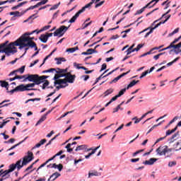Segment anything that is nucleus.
Wrapping results in <instances>:
<instances>
[{"label":"nucleus","instance_id":"f257e3e1","mask_svg":"<svg viewBox=\"0 0 181 181\" xmlns=\"http://www.w3.org/2000/svg\"><path fill=\"white\" fill-rule=\"evenodd\" d=\"M46 78H49L48 76H39L38 74H28L27 77L23 80V81H28L33 82V83H28L25 86L21 84V88H23V91H30L35 86H39L42 84V83H45V80ZM28 87H30L31 88H28Z\"/></svg>","mask_w":181,"mask_h":181},{"label":"nucleus","instance_id":"f03ea898","mask_svg":"<svg viewBox=\"0 0 181 181\" xmlns=\"http://www.w3.org/2000/svg\"><path fill=\"white\" fill-rule=\"evenodd\" d=\"M33 160V153L28 151V156H25L23 158V161L22 159L18 160L16 161L14 165H16V167L17 168L18 172H19L20 170L23 168V166H26L29 163V162H32Z\"/></svg>","mask_w":181,"mask_h":181},{"label":"nucleus","instance_id":"7ed1b4c3","mask_svg":"<svg viewBox=\"0 0 181 181\" xmlns=\"http://www.w3.org/2000/svg\"><path fill=\"white\" fill-rule=\"evenodd\" d=\"M12 45H21L23 48L28 47V46H29V47H30V46H33V44H32L30 38H26L25 35H22L20 38L13 42Z\"/></svg>","mask_w":181,"mask_h":181},{"label":"nucleus","instance_id":"20e7f679","mask_svg":"<svg viewBox=\"0 0 181 181\" xmlns=\"http://www.w3.org/2000/svg\"><path fill=\"white\" fill-rule=\"evenodd\" d=\"M15 46H19V49H23L22 45H13L12 42L8 45L7 47L3 50L0 51V53H5L6 56L9 57L11 54H15V53H18V49Z\"/></svg>","mask_w":181,"mask_h":181},{"label":"nucleus","instance_id":"39448f33","mask_svg":"<svg viewBox=\"0 0 181 181\" xmlns=\"http://www.w3.org/2000/svg\"><path fill=\"white\" fill-rule=\"evenodd\" d=\"M168 21H169V18H166V19L164 21H160L157 25H156L153 28H151V27H148V28H146L143 31H141L139 33V35H141V33H144V32H146V30H149V29H150V31L148 32L147 33H146V35H144V37L146 38V37H148V36H149L151 35V33H153V30H155V29H156V28H159V26H160L161 25H163V23H166V22H168Z\"/></svg>","mask_w":181,"mask_h":181},{"label":"nucleus","instance_id":"423d86ee","mask_svg":"<svg viewBox=\"0 0 181 181\" xmlns=\"http://www.w3.org/2000/svg\"><path fill=\"white\" fill-rule=\"evenodd\" d=\"M157 155L160 156H163L168 153V152H172V148H169L168 146H160L156 150Z\"/></svg>","mask_w":181,"mask_h":181},{"label":"nucleus","instance_id":"0eeeda50","mask_svg":"<svg viewBox=\"0 0 181 181\" xmlns=\"http://www.w3.org/2000/svg\"><path fill=\"white\" fill-rule=\"evenodd\" d=\"M69 30V27L66 25H62L60 28H57L54 33V36H58V37H62L65 33Z\"/></svg>","mask_w":181,"mask_h":181},{"label":"nucleus","instance_id":"6e6552de","mask_svg":"<svg viewBox=\"0 0 181 181\" xmlns=\"http://www.w3.org/2000/svg\"><path fill=\"white\" fill-rule=\"evenodd\" d=\"M47 2H49V0H42L40 2H38L37 4H35V6H30L28 8H27L25 12H28V11H31L33 10L36 8H39V6H42V5H46V4H47Z\"/></svg>","mask_w":181,"mask_h":181},{"label":"nucleus","instance_id":"1a4fd4ad","mask_svg":"<svg viewBox=\"0 0 181 181\" xmlns=\"http://www.w3.org/2000/svg\"><path fill=\"white\" fill-rule=\"evenodd\" d=\"M9 168L8 170H3V175H5L6 176H8V174L11 173L12 172H13V170H15V169H17L16 165H15V163H12L9 165L8 167Z\"/></svg>","mask_w":181,"mask_h":181},{"label":"nucleus","instance_id":"9d476101","mask_svg":"<svg viewBox=\"0 0 181 181\" xmlns=\"http://www.w3.org/2000/svg\"><path fill=\"white\" fill-rule=\"evenodd\" d=\"M53 110H54V107H53L51 110L47 111L46 114L42 115V117L36 123L35 127H37V125H40V124L47 118V115H49V114H50V112H52Z\"/></svg>","mask_w":181,"mask_h":181},{"label":"nucleus","instance_id":"9b49d317","mask_svg":"<svg viewBox=\"0 0 181 181\" xmlns=\"http://www.w3.org/2000/svg\"><path fill=\"white\" fill-rule=\"evenodd\" d=\"M88 148V146L86 145V144H83V145H81V146H78L75 151L76 152H78V151H85L86 152H90V151H92L93 148Z\"/></svg>","mask_w":181,"mask_h":181},{"label":"nucleus","instance_id":"f8f14e48","mask_svg":"<svg viewBox=\"0 0 181 181\" xmlns=\"http://www.w3.org/2000/svg\"><path fill=\"white\" fill-rule=\"evenodd\" d=\"M130 71H131V70H129L127 72L123 73V74H120L119 76H117L112 81L110 82V84H112V83H117V81H118V80H119L120 78H122V77H124V76H127V74H128Z\"/></svg>","mask_w":181,"mask_h":181},{"label":"nucleus","instance_id":"ddd939ff","mask_svg":"<svg viewBox=\"0 0 181 181\" xmlns=\"http://www.w3.org/2000/svg\"><path fill=\"white\" fill-rule=\"evenodd\" d=\"M156 160H158V158H150L148 160H146L143 162V165H153V163H155V162H156Z\"/></svg>","mask_w":181,"mask_h":181},{"label":"nucleus","instance_id":"4468645a","mask_svg":"<svg viewBox=\"0 0 181 181\" xmlns=\"http://www.w3.org/2000/svg\"><path fill=\"white\" fill-rule=\"evenodd\" d=\"M54 86H57V84H59V86H62V84H67V80L66 79H57L54 83Z\"/></svg>","mask_w":181,"mask_h":181},{"label":"nucleus","instance_id":"2eb2a0df","mask_svg":"<svg viewBox=\"0 0 181 181\" xmlns=\"http://www.w3.org/2000/svg\"><path fill=\"white\" fill-rule=\"evenodd\" d=\"M17 91L23 92V90L22 88V85L18 86L14 89H12L10 91H7V93H11V94H13V93H16Z\"/></svg>","mask_w":181,"mask_h":181},{"label":"nucleus","instance_id":"dca6fc26","mask_svg":"<svg viewBox=\"0 0 181 181\" xmlns=\"http://www.w3.org/2000/svg\"><path fill=\"white\" fill-rule=\"evenodd\" d=\"M81 13L78 11L70 20L69 23H74Z\"/></svg>","mask_w":181,"mask_h":181},{"label":"nucleus","instance_id":"f3484780","mask_svg":"<svg viewBox=\"0 0 181 181\" xmlns=\"http://www.w3.org/2000/svg\"><path fill=\"white\" fill-rule=\"evenodd\" d=\"M59 176H60V173L56 172L54 173H53L49 178L48 179V181H54L56 180L57 177H59Z\"/></svg>","mask_w":181,"mask_h":181},{"label":"nucleus","instance_id":"a211bd4d","mask_svg":"<svg viewBox=\"0 0 181 181\" xmlns=\"http://www.w3.org/2000/svg\"><path fill=\"white\" fill-rule=\"evenodd\" d=\"M54 71L57 74H64L65 73H67V69H63L60 68H57Z\"/></svg>","mask_w":181,"mask_h":181},{"label":"nucleus","instance_id":"6ab92c4d","mask_svg":"<svg viewBox=\"0 0 181 181\" xmlns=\"http://www.w3.org/2000/svg\"><path fill=\"white\" fill-rule=\"evenodd\" d=\"M174 46V49L175 50V53H176V54H178L179 53H180L181 52V42L180 43H178L177 45H173Z\"/></svg>","mask_w":181,"mask_h":181},{"label":"nucleus","instance_id":"aec40b11","mask_svg":"<svg viewBox=\"0 0 181 181\" xmlns=\"http://www.w3.org/2000/svg\"><path fill=\"white\" fill-rule=\"evenodd\" d=\"M72 145H77V142L74 141L73 142L72 144H68L66 146V149H67V152L69 153H71L73 152V148H71V146Z\"/></svg>","mask_w":181,"mask_h":181},{"label":"nucleus","instance_id":"412c9836","mask_svg":"<svg viewBox=\"0 0 181 181\" xmlns=\"http://www.w3.org/2000/svg\"><path fill=\"white\" fill-rule=\"evenodd\" d=\"M39 40L42 42V43H47V40H49V38H47V36L46 34H42L40 36Z\"/></svg>","mask_w":181,"mask_h":181},{"label":"nucleus","instance_id":"4be33fe9","mask_svg":"<svg viewBox=\"0 0 181 181\" xmlns=\"http://www.w3.org/2000/svg\"><path fill=\"white\" fill-rule=\"evenodd\" d=\"M159 1L160 0H152L146 5H148V8H153V6H155V5H156V4H158V2H159Z\"/></svg>","mask_w":181,"mask_h":181},{"label":"nucleus","instance_id":"5701e85b","mask_svg":"<svg viewBox=\"0 0 181 181\" xmlns=\"http://www.w3.org/2000/svg\"><path fill=\"white\" fill-rule=\"evenodd\" d=\"M54 60L57 62V64H62V62H66V59L64 57L54 58Z\"/></svg>","mask_w":181,"mask_h":181},{"label":"nucleus","instance_id":"b1692460","mask_svg":"<svg viewBox=\"0 0 181 181\" xmlns=\"http://www.w3.org/2000/svg\"><path fill=\"white\" fill-rule=\"evenodd\" d=\"M76 78V75H72V76H70L69 77H68L66 79V83H74V80Z\"/></svg>","mask_w":181,"mask_h":181},{"label":"nucleus","instance_id":"393cba45","mask_svg":"<svg viewBox=\"0 0 181 181\" xmlns=\"http://www.w3.org/2000/svg\"><path fill=\"white\" fill-rule=\"evenodd\" d=\"M8 43H9V41H6L0 45V52L1 50H5L8 47Z\"/></svg>","mask_w":181,"mask_h":181},{"label":"nucleus","instance_id":"a878e982","mask_svg":"<svg viewBox=\"0 0 181 181\" xmlns=\"http://www.w3.org/2000/svg\"><path fill=\"white\" fill-rule=\"evenodd\" d=\"M28 138H29V136H26L22 141H21L18 144L13 146L11 148H10L8 149V151H12V149H15V148H16V146H19V145H21V144H23V142H25L28 139Z\"/></svg>","mask_w":181,"mask_h":181},{"label":"nucleus","instance_id":"bb28decb","mask_svg":"<svg viewBox=\"0 0 181 181\" xmlns=\"http://www.w3.org/2000/svg\"><path fill=\"white\" fill-rule=\"evenodd\" d=\"M138 83H139V81H135L133 80L127 87V89L129 90V88H131V87H134V86H135V84H138Z\"/></svg>","mask_w":181,"mask_h":181},{"label":"nucleus","instance_id":"cd10ccee","mask_svg":"<svg viewBox=\"0 0 181 181\" xmlns=\"http://www.w3.org/2000/svg\"><path fill=\"white\" fill-rule=\"evenodd\" d=\"M0 83H1V87H3L4 88H8V87H9V83L6 81H0Z\"/></svg>","mask_w":181,"mask_h":181},{"label":"nucleus","instance_id":"c85d7f7f","mask_svg":"<svg viewBox=\"0 0 181 181\" xmlns=\"http://www.w3.org/2000/svg\"><path fill=\"white\" fill-rule=\"evenodd\" d=\"M91 5H93V3L90 2L89 4H86L85 6L82 7V8L79 10V11L81 12V13H83V12H84L86 9H87V8H90Z\"/></svg>","mask_w":181,"mask_h":181},{"label":"nucleus","instance_id":"c756f323","mask_svg":"<svg viewBox=\"0 0 181 181\" xmlns=\"http://www.w3.org/2000/svg\"><path fill=\"white\" fill-rule=\"evenodd\" d=\"M134 46H135V45H132L129 49H127V50L126 51L127 55L128 56L129 54H131V53L135 52V50H134Z\"/></svg>","mask_w":181,"mask_h":181},{"label":"nucleus","instance_id":"7c9ffc66","mask_svg":"<svg viewBox=\"0 0 181 181\" xmlns=\"http://www.w3.org/2000/svg\"><path fill=\"white\" fill-rule=\"evenodd\" d=\"M177 129V127H175L172 130H168L165 134V137L168 136V135H171V134H173V132H175V131Z\"/></svg>","mask_w":181,"mask_h":181},{"label":"nucleus","instance_id":"2f4dec72","mask_svg":"<svg viewBox=\"0 0 181 181\" xmlns=\"http://www.w3.org/2000/svg\"><path fill=\"white\" fill-rule=\"evenodd\" d=\"M174 148H175L176 151H180L181 149V140L174 144Z\"/></svg>","mask_w":181,"mask_h":181},{"label":"nucleus","instance_id":"473e14b6","mask_svg":"<svg viewBox=\"0 0 181 181\" xmlns=\"http://www.w3.org/2000/svg\"><path fill=\"white\" fill-rule=\"evenodd\" d=\"M50 28H52V25L44 26L41 30H40L38 32H37V35H39V33H40L45 30H47V29H50Z\"/></svg>","mask_w":181,"mask_h":181},{"label":"nucleus","instance_id":"72a5a7b5","mask_svg":"<svg viewBox=\"0 0 181 181\" xmlns=\"http://www.w3.org/2000/svg\"><path fill=\"white\" fill-rule=\"evenodd\" d=\"M148 5H146L145 6H144L143 8H141L140 10H138L135 15H141V13H142V12H144L145 11V9H146V8H148Z\"/></svg>","mask_w":181,"mask_h":181},{"label":"nucleus","instance_id":"f704fd0d","mask_svg":"<svg viewBox=\"0 0 181 181\" xmlns=\"http://www.w3.org/2000/svg\"><path fill=\"white\" fill-rule=\"evenodd\" d=\"M91 176H101V173H98L97 171H93V173H88V177H90Z\"/></svg>","mask_w":181,"mask_h":181},{"label":"nucleus","instance_id":"c9c22d12","mask_svg":"<svg viewBox=\"0 0 181 181\" xmlns=\"http://www.w3.org/2000/svg\"><path fill=\"white\" fill-rule=\"evenodd\" d=\"M52 159L49 158L45 163H42L37 169V172L39 171L40 169H42V168H45V165L49 163V162H51Z\"/></svg>","mask_w":181,"mask_h":181},{"label":"nucleus","instance_id":"e433bc0d","mask_svg":"<svg viewBox=\"0 0 181 181\" xmlns=\"http://www.w3.org/2000/svg\"><path fill=\"white\" fill-rule=\"evenodd\" d=\"M112 93H114V89L112 88H110L107 89L105 93V97H107V95H110V94H112Z\"/></svg>","mask_w":181,"mask_h":181},{"label":"nucleus","instance_id":"4c0bfd02","mask_svg":"<svg viewBox=\"0 0 181 181\" xmlns=\"http://www.w3.org/2000/svg\"><path fill=\"white\" fill-rule=\"evenodd\" d=\"M11 16H22V14L19 11H11L10 12Z\"/></svg>","mask_w":181,"mask_h":181},{"label":"nucleus","instance_id":"58836bf2","mask_svg":"<svg viewBox=\"0 0 181 181\" xmlns=\"http://www.w3.org/2000/svg\"><path fill=\"white\" fill-rule=\"evenodd\" d=\"M127 88H123V89H122L119 92V93L117 95V97H121L122 95H124V94H125V91H127Z\"/></svg>","mask_w":181,"mask_h":181},{"label":"nucleus","instance_id":"ea45409f","mask_svg":"<svg viewBox=\"0 0 181 181\" xmlns=\"http://www.w3.org/2000/svg\"><path fill=\"white\" fill-rule=\"evenodd\" d=\"M64 74H55L54 76V80H59L61 77H64Z\"/></svg>","mask_w":181,"mask_h":181},{"label":"nucleus","instance_id":"a19ab883","mask_svg":"<svg viewBox=\"0 0 181 181\" xmlns=\"http://www.w3.org/2000/svg\"><path fill=\"white\" fill-rule=\"evenodd\" d=\"M49 84V82L47 80L45 79L44 83L42 84V90H45L46 87H47Z\"/></svg>","mask_w":181,"mask_h":181},{"label":"nucleus","instance_id":"79ce46f5","mask_svg":"<svg viewBox=\"0 0 181 181\" xmlns=\"http://www.w3.org/2000/svg\"><path fill=\"white\" fill-rule=\"evenodd\" d=\"M26 77H28V74L24 75V76L16 75L15 76V78H16V80H22V78H26Z\"/></svg>","mask_w":181,"mask_h":181},{"label":"nucleus","instance_id":"37998d69","mask_svg":"<svg viewBox=\"0 0 181 181\" xmlns=\"http://www.w3.org/2000/svg\"><path fill=\"white\" fill-rule=\"evenodd\" d=\"M54 71H56V69L55 68H51L49 69L43 71L42 73H54Z\"/></svg>","mask_w":181,"mask_h":181},{"label":"nucleus","instance_id":"c03bdc74","mask_svg":"<svg viewBox=\"0 0 181 181\" xmlns=\"http://www.w3.org/2000/svg\"><path fill=\"white\" fill-rule=\"evenodd\" d=\"M142 47H144V45H142V44H139V45H137V47L134 49V52H138V51H139L141 49H142Z\"/></svg>","mask_w":181,"mask_h":181},{"label":"nucleus","instance_id":"a18cd8bd","mask_svg":"<svg viewBox=\"0 0 181 181\" xmlns=\"http://www.w3.org/2000/svg\"><path fill=\"white\" fill-rule=\"evenodd\" d=\"M91 23H93V21H90L86 24V22H84L82 25V26H83L82 29H86V28H88V26H90V25H91Z\"/></svg>","mask_w":181,"mask_h":181},{"label":"nucleus","instance_id":"49530a36","mask_svg":"<svg viewBox=\"0 0 181 181\" xmlns=\"http://www.w3.org/2000/svg\"><path fill=\"white\" fill-rule=\"evenodd\" d=\"M179 135V133L174 134L172 137L170 139V142H175V138Z\"/></svg>","mask_w":181,"mask_h":181},{"label":"nucleus","instance_id":"de8ad7c7","mask_svg":"<svg viewBox=\"0 0 181 181\" xmlns=\"http://www.w3.org/2000/svg\"><path fill=\"white\" fill-rule=\"evenodd\" d=\"M60 6V2L57 4H54L52 7L49 8V11H54V9H57L59 6Z\"/></svg>","mask_w":181,"mask_h":181},{"label":"nucleus","instance_id":"09e8293b","mask_svg":"<svg viewBox=\"0 0 181 181\" xmlns=\"http://www.w3.org/2000/svg\"><path fill=\"white\" fill-rule=\"evenodd\" d=\"M147 74H149V70H147L141 74V76H140L139 78H144Z\"/></svg>","mask_w":181,"mask_h":181},{"label":"nucleus","instance_id":"8fccbe9b","mask_svg":"<svg viewBox=\"0 0 181 181\" xmlns=\"http://www.w3.org/2000/svg\"><path fill=\"white\" fill-rule=\"evenodd\" d=\"M172 48H174V46L170 44L168 47L159 50V52H163L164 50H168V49H172Z\"/></svg>","mask_w":181,"mask_h":181},{"label":"nucleus","instance_id":"3c124183","mask_svg":"<svg viewBox=\"0 0 181 181\" xmlns=\"http://www.w3.org/2000/svg\"><path fill=\"white\" fill-rule=\"evenodd\" d=\"M62 153H63V151H60L59 153L55 154L52 158H51L49 159H51V160H53V159H54V158H56L57 156H60V155H62Z\"/></svg>","mask_w":181,"mask_h":181},{"label":"nucleus","instance_id":"603ef678","mask_svg":"<svg viewBox=\"0 0 181 181\" xmlns=\"http://www.w3.org/2000/svg\"><path fill=\"white\" fill-rule=\"evenodd\" d=\"M67 86H69V84L59 85V86H57L56 88L57 90H60V88H64L67 87Z\"/></svg>","mask_w":181,"mask_h":181},{"label":"nucleus","instance_id":"864d4df0","mask_svg":"<svg viewBox=\"0 0 181 181\" xmlns=\"http://www.w3.org/2000/svg\"><path fill=\"white\" fill-rule=\"evenodd\" d=\"M144 149H141V150H139L136 152H134L133 154H132V156L135 157L136 155L141 153V152H144Z\"/></svg>","mask_w":181,"mask_h":181},{"label":"nucleus","instance_id":"5fc2aeb1","mask_svg":"<svg viewBox=\"0 0 181 181\" xmlns=\"http://www.w3.org/2000/svg\"><path fill=\"white\" fill-rule=\"evenodd\" d=\"M87 52H89V53H92V54L93 53H98V52L95 50V49L92 48L87 49Z\"/></svg>","mask_w":181,"mask_h":181},{"label":"nucleus","instance_id":"6e6d98bb","mask_svg":"<svg viewBox=\"0 0 181 181\" xmlns=\"http://www.w3.org/2000/svg\"><path fill=\"white\" fill-rule=\"evenodd\" d=\"M179 32V28H176L171 33L169 34V36H173V35Z\"/></svg>","mask_w":181,"mask_h":181},{"label":"nucleus","instance_id":"4d7b16f0","mask_svg":"<svg viewBox=\"0 0 181 181\" xmlns=\"http://www.w3.org/2000/svg\"><path fill=\"white\" fill-rule=\"evenodd\" d=\"M105 2V1H102L99 3H98L97 4H95V8H98V7L101 6Z\"/></svg>","mask_w":181,"mask_h":181},{"label":"nucleus","instance_id":"13d9d810","mask_svg":"<svg viewBox=\"0 0 181 181\" xmlns=\"http://www.w3.org/2000/svg\"><path fill=\"white\" fill-rule=\"evenodd\" d=\"M130 162H132V163H136V162H139V158H132L130 160Z\"/></svg>","mask_w":181,"mask_h":181},{"label":"nucleus","instance_id":"bf43d9fd","mask_svg":"<svg viewBox=\"0 0 181 181\" xmlns=\"http://www.w3.org/2000/svg\"><path fill=\"white\" fill-rule=\"evenodd\" d=\"M119 98L117 95H116L115 97L112 98L110 100V103H113V101H117V100Z\"/></svg>","mask_w":181,"mask_h":181},{"label":"nucleus","instance_id":"052dcab7","mask_svg":"<svg viewBox=\"0 0 181 181\" xmlns=\"http://www.w3.org/2000/svg\"><path fill=\"white\" fill-rule=\"evenodd\" d=\"M179 40H180V38L178 37V38L175 39V40L173 42H172L170 43V45H172V46H175V43H177V42H179Z\"/></svg>","mask_w":181,"mask_h":181},{"label":"nucleus","instance_id":"680f3d73","mask_svg":"<svg viewBox=\"0 0 181 181\" xmlns=\"http://www.w3.org/2000/svg\"><path fill=\"white\" fill-rule=\"evenodd\" d=\"M81 78H83L84 81H87V80H88V78H90V76L88 75H83L81 76Z\"/></svg>","mask_w":181,"mask_h":181},{"label":"nucleus","instance_id":"e2e57ef3","mask_svg":"<svg viewBox=\"0 0 181 181\" xmlns=\"http://www.w3.org/2000/svg\"><path fill=\"white\" fill-rule=\"evenodd\" d=\"M168 166L170 168H172V166H176V161H171L168 163Z\"/></svg>","mask_w":181,"mask_h":181},{"label":"nucleus","instance_id":"0e129e2a","mask_svg":"<svg viewBox=\"0 0 181 181\" xmlns=\"http://www.w3.org/2000/svg\"><path fill=\"white\" fill-rule=\"evenodd\" d=\"M66 52H68L69 53H74L75 49H74V47H72V48H69V49H66Z\"/></svg>","mask_w":181,"mask_h":181},{"label":"nucleus","instance_id":"69168bd1","mask_svg":"<svg viewBox=\"0 0 181 181\" xmlns=\"http://www.w3.org/2000/svg\"><path fill=\"white\" fill-rule=\"evenodd\" d=\"M18 71H20V73L21 74H23L24 71H25V66H21L19 69Z\"/></svg>","mask_w":181,"mask_h":181},{"label":"nucleus","instance_id":"338daca9","mask_svg":"<svg viewBox=\"0 0 181 181\" xmlns=\"http://www.w3.org/2000/svg\"><path fill=\"white\" fill-rule=\"evenodd\" d=\"M60 11H57V12H55L52 16V19H56L57 18V15H59Z\"/></svg>","mask_w":181,"mask_h":181},{"label":"nucleus","instance_id":"774afa93","mask_svg":"<svg viewBox=\"0 0 181 181\" xmlns=\"http://www.w3.org/2000/svg\"><path fill=\"white\" fill-rule=\"evenodd\" d=\"M105 69H107V64H102V67H101V69L100 70V71H103L105 70Z\"/></svg>","mask_w":181,"mask_h":181}]
</instances>
